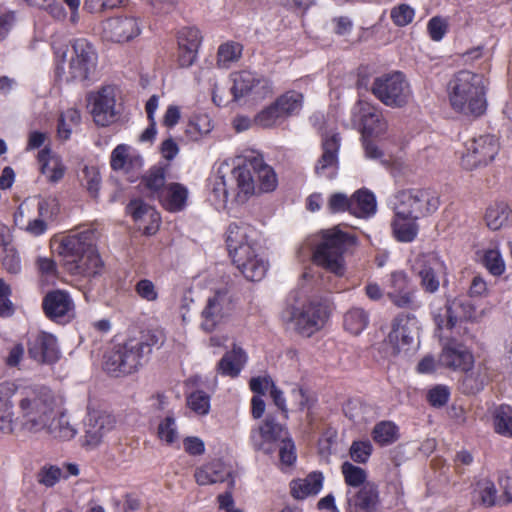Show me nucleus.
<instances>
[{
  "mask_svg": "<svg viewBox=\"0 0 512 512\" xmlns=\"http://www.w3.org/2000/svg\"><path fill=\"white\" fill-rule=\"evenodd\" d=\"M62 268L71 276L101 275L104 262L96 245V229L79 226L62 236L57 247Z\"/></svg>",
  "mask_w": 512,
  "mask_h": 512,
  "instance_id": "obj_1",
  "label": "nucleus"
},
{
  "mask_svg": "<svg viewBox=\"0 0 512 512\" xmlns=\"http://www.w3.org/2000/svg\"><path fill=\"white\" fill-rule=\"evenodd\" d=\"M163 342L164 334L158 329L141 330L137 335H129L107 352L105 370L115 377L136 373L147 362L153 348L161 346Z\"/></svg>",
  "mask_w": 512,
  "mask_h": 512,
  "instance_id": "obj_2",
  "label": "nucleus"
},
{
  "mask_svg": "<svg viewBox=\"0 0 512 512\" xmlns=\"http://www.w3.org/2000/svg\"><path fill=\"white\" fill-rule=\"evenodd\" d=\"M227 161L222 162L217 172L207 182V199L217 210L227 207L229 201L243 203L255 193L253 177L247 168H233L231 174Z\"/></svg>",
  "mask_w": 512,
  "mask_h": 512,
  "instance_id": "obj_3",
  "label": "nucleus"
},
{
  "mask_svg": "<svg viewBox=\"0 0 512 512\" xmlns=\"http://www.w3.org/2000/svg\"><path fill=\"white\" fill-rule=\"evenodd\" d=\"M488 81L482 75L461 70L450 79L447 91L451 107L466 116L479 117L487 109Z\"/></svg>",
  "mask_w": 512,
  "mask_h": 512,
  "instance_id": "obj_4",
  "label": "nucleus"
},
{
  "mask_svg": "<svg viewBox=\"0 0 512 512\" xmlns=\"http://www.w3.org/2000/svg\"><path fill=\"white\" fill-rule=\"evenodd\" d=\"M353 242V237L339 229V226L323 230L313 250V261L335 277L346 272L344 251Z\"/></svg>",
  "mask_w": 512,
  "mask_h": 512,
  "instance_id": "obj_5",
  "label": "nucleus"
},
{
  "mask_svg": "<svg viewBox=\"0 0 512 512\" xmlns=\"http://www.w3.org/2000/svg\"><path fill=\"white\" fill-rule=\"evenodd\" d=\"M233 101L246 104L260 102L273 94L272 81L256 72L242 70L231 74Z\"/></svg>",
  "mask_w": 512,
  "mask_h": 512,
  "instance_id": "obj_6",
  "label": "nucleus"
},
{
  "mask_svg": "<svg viewBox=\"0 0 512 512\" xmlns=\"http://www.w3.org/2000/svg\"><path fill=\"white\" fill-rule=\"evenodd\" d=\"M283 322L292 324L293 328L304 336H311L320 330L327 318L326 308L320 303L309 302L301 308L286 307L282 313Z\"/></svg>",
  "mask_w": 512,
  "mask_h": 512,
  "instance_id": "obj_7",
  "label": "nucleus"
},
{
  "mask_svg": "<svg viewBox=\"0 0 512 512\" xmlns=\"http://www.w3.org/2000/svg\"><path fill=\"white\" fill-rule=\"evenodd\" d=\"M71 45L67 81H89L96 70L98 54L92 43L85 38L74 39Z\"/></svg>",
  "mask_w": 512,
  "mask_h": 512,
  "instance_id": "obj_8",
  "label": "nucleus"
},
{
  "mask_svg": "<svg viewBox=\"0 0 512 512\" xmlns=\"http://www.w3.org/2000/svg\"><path fill=\"white\" fill-rule=\"evenodd\" d=\"M373 94L386 106L401 107L408 103L411 90L400 72L383 75L374 80Z\"/></svg>",
  "mask_w": 512,
  "mask_h": 512,
  "instance_id": "obj_9",
  "label": "nucleus"
},
{
  "mask_svg": "<svg viewBox=\"0 0 512 512\" xmlns=\"http://www.w3.org/2000/svg\"><path fill=\"white\" fill-rule=\"evenodd\" d=\"M499 144L493 135H481L469 139L461 152V165L467 170L487 165L497 155Z\"/></svg>",
  "mask_w": 512,
  "mask_h": 512,
  "instance_id": "obj_10",
  "label": "nucleus"
},
{
  "mask_svg": "<svg viewBox=\"0 0 512 512\" xmlns=\"http://www.w3.org/2000/svg\"><path fill=\"white\" fill-rule=\"evenodd\" d=\"M90 113L97 126L106 127L116 121L119 112L116 110V94L114 87L107 85L87 97Z\"/></svg>",
  "mask_w": 512,
  "mask_h": 512,
  "instance_id": "obj_11",
  "label": "nucleus"
},
{
  "mask_svg": "<svg viewBox=\"0 0 512 512\" xmlns=\"http://www.w3.org/2000/svg\"><path fill=\"white\" fill-rule=\"evenodd\" d=\"M288 432L284 426L277 423L275 419L268 415L262 424L251 430V443L256 450L270 454L284 442Z\"/></svg>",
  "mask_w": 512,
  "mask_h": 512,
  "instance_id": "obj_12",
  "label": "nucleus"
},
{
  "mask_svg": "<svg viewBox=\"0 0 512 512\" xmlns=\"http://www.w3.org/2000/svg\"><path fill=\"white\" fill-rule=\"evenodd\" d=\"M27 352L30 359L39 364H55L61 356L57 338L48 332L38 331L27 339Z\"/></svg>",
  "mask_w": 512,
  "mask_h": 512,
  "instance_id": "obj_13",
  "label": "nucleus"
},
{
  "mask_svg": "<svg viewBox=\"0 0 512 512\" xmlns=\"http://www.w3.org/2000/svg\"><path fill=\"white\" fill-rule=\"evenodd\" d=\"M419 325L414 315L400 314L392 323L387 340L393 346L394 353L407 351L418 337Z\"/></svg>",
  "mask_w": 512,
  "mask_h": 512,
  "instance_id": "obj_14",
  "label": "nucleus"
},
{
  "mask_svg": "<svg viewBox=\"0 0 512 512\" xmlns=\"http://www.w3.org/2000/svg\"><path fill=\"white\" fill-rule=\"evenodd\" d=\"M237 168H247L253 177L255 190L260 192H272L278 185V179L275 171L264 162L263 156L256 152H251L244 157L243 163H239Z\"/></svg>",
  "mask_w": 512,
  "mask_h": 512,
  "instance_id": "obj_15",
  "label": "nucleus"
},
{
  "mask_svg": "<svg viewBox=\"0 0 512 512\" xmlns=\"http://www.w3.org/2000/svg\"><path fill=\"white\" fill-rule=\"evenodd\" d=\"M44 315L55 323H63L73 314L75 304L67 290L52 289L42 298Z\"/></svg>",
  "mask_w": 512,
  "mask_h": 512,
  "instance_id": "obj_16",
  "label": "nucleus"
},
{
  "mask_svg": "<svg viewBox=\"0 0 512 512\" xmlns=\"http://www.w3.org/2000/svg\"><path fill=\"white\" fill-rule=\"evenodd\" d=\"M353 121L362 130V136L382 135L387 129V123L376 107L368 102L359 101L352 110Z\"/></svg>",
  "mask_w": 512,
  "mask_h": 512,
  "instance_id": "obj_17",
  "label": "nucleus"
},
{
  "mask_svg": "<svg viewBox=\"0 0 512 512\" xmlns=\"http://www.w3.org/2000/svg\"><path fill=\"white\" fill-rule=\"evenodd\" d=\"M340 149V137L337 133L325 135L322 139V155L315 165V173L327 179L337 175L339 168L338 152Z\"/></svg>",
  "mask_w": 512,
  "mask_h": 512,
  "instance_id": "obj_18",
  "label": "nucleus"
},
{
  "mask_svg": "<svg viewBox=\"0 0 512 512\" xmlns=\"http://www.w3.org/2000/svg\"><path fill=\"white\" fill-rule=\"evenodd\" d=\"M260 245L255 246L247 252H240L233 263L249 281H260L268 270V261L261 253Z\"/></svg>",
  "mask_w": 512,
  "mask_h": 512,
  "instance_id": "obj_19",
  "label": "nucleus"
},
{
  "mask_svg": "<svg viewBox=\"0 0 512 512\" xmlns=\"http://www.w3.org/2000/svg\"><path fill=\"white\" fill-rule=\"evenodd\" d=\"M103 37L112 42H126L140 34L138 20L132 16H118L103 22Z\"/></svg>",
  "mask_w": 512,
  "mask_h": 512,
  "instance_id": "obj_20",
  "label": "nucleus"
},
{
  "mask_svg": "<svg viewBox=\"0 0 512 512\" xmlns=\"http://www.w3.org/2000/svg\"><path fill=\"white\" fill-rule=\"evenodd\" d=\"M255 230L246 223H231L226 230V245L230 257L237 258L240 252H247L259 245L255 239Z\"/></svg>",
  "mask_w": 512,
  "mask_h": 512,
  "instance_id": "obj_21",
  "label": "nucleus"
},
{
  "mask_svg": "<svg viewBox=\"0 0 512 512\" xmlns=\"http://www.w3.org/2000/svg\"><path fill=\"white\" fill-rule=\"evenodd\" d=\"M438 363L445 368L468 372L473 367L474 357L462 344L449 340L443 344Z\"/></svg>",
  "mask_w": 512,
  "mask_h": 512,
  "instance_id": "obj_22",
  "label": "nucleus"
},
{
  "mask_svg": "<svg viewBox=\"0 0 512 512\" xmlns=\"http://www.w3.org/2000/svg\"><path fill=\"white\" fill-rule=\"evenodd\" d=\"M475 308L465 298H455L448 301L445 314L435 316V322L439 329H453L458 323L473 319Z\"/></svg>",
  "mask_w": 512,
  "mask_h": 512,
  "instance_id": "obj_23",
  "label": "nucleus"
},
{
  "mask_svg": "<svg viewBox=\"0 0 512 512\" xmlns=\"http://www.w3.org/2000/svg\"><path fill=\"white\" fill-rule=\"evenodd\" d=\"M347 502L355 512H378L380 497L378 486L374 482H366L358 489H348Z\"/></svg>",
  "mask_w": 512,
  "mask_h": 512,
  "instance_id": "obj_24",
  "label": "nucleus"
},
{
  "mask_svg": "<svg viewBox=\"0 0 512 512\" xmlns=\"http://www.w3.org/2000/svg\"><path fill=\"white\" fill-rule=\"evenodd\" d=\"M127 211L144 234L153 235L158 231L161 217L155 208L140 199H134L127 205Z\"/></svg>",
  "mask_w": 512,
  "mask_h": 512,
  "instance_id": "obj_25",
  "label": "nucleus"
},
{
  "mask_svg": "<svg viewBox=\"0 0 512 512\" xmlns=\"http://www.w3.org/2000/svg\"><path fill=\"white\" fill-rule=\"evenodd\" d=\"M443 268V263L434 255L418 257L413 269L421 278L423 289L429 293L438 290L440 282L437 273Z\"/></svg>",
  "mask_w": 512,
  "mask_h": 512,
  "instance_id": "obj_26",
  "label": "nucleus"
},
{
  "mask_svg": "<svg viewBox=\"0 0 512 512\" xmlns=\"http://www.w3.org/2000/svg\"><path fill=\"white\" fill-rule=\"evenodd\" d=\"M19 407L22 412L21 428L23 430L37 432L44 426V405L39 398H23L19 402Z\"/></svg>",
  "mask_w": 512,
  "mask_h": 512,
  "instance_id": "obj_27",
  "label": "nucleus"
},
{
  "mask_svg": "<svg viewBox=\"0 0 512 512\" xmlns=\"http://www.w3.org/2000/svg\"><path fill=\"white\" fill-rule=\"evenodd\" d=\"M227 306V297L223 292H216L213 297L208 298L207 305L202 311L201 328L207 332L214 330L226 317Z\"/></svg>",
  "mask_w": 512,
  "mask_h": 512,
  "instance_id": "obj_28",
  "label": "nucleus"
},
{
  "mask_svg": "<svg viewBox=\"0 0 512 512\" xmlns=\"http://www.w3.org/2000/svg\"><path fill=\"white\" fill-rule=\"evenodd\" d=\"M156 198L165 210L179 212L186 206L188 189L179 183H169Z\"/></svg>",
  "mask_w": 512,
  "mask_h": 512,
  "instance_id": "obj_29",
  "label": "nucleus"
},
{
  "mask_svg": "<svg viewBox=\"0 0 512 512\" xmlns=\"http://www.w3.org/2000/svg\"><path fill=\"white\" fill-rule=\"evenodd\" d=\"M324 476L321 472L314 471L305 478L295 479L290 482V493L293 498L303 500L309 496L318 494L323 488Z\"/></svg>",
  "mask_w": 512,
  "mask_h": 512,
  "instance_id": "obj_30",
  "label": "nucleus"
},
{
  "mask_svg": "<svg viewBox=\"0 0 512 512\" xmlns=\"http://www.w3.org/2000/svg\"><path fill=\"white\" fill-rule=\"evenodd\" d=\"M247 360L246 352L234 343L231 351L226 352L218 362V372L223 376L236 378L246 365Z\"/></svg>",
  "mask_w": 512,
  "mask_h": 512,
  "instance_id": "obj_31",
  "label": "nucleus"
},
{
  "mask_svg": "<svg viewBox=\"0 0 512 512\" xmlns=\"http://www.w3.org/2000/svg\"><path fill=\"white\" fill-rule=\"evenodd\" d=\"M85 425L87 427V442L96 444L100 441L105 432L113 427L114 419L111 415L104 412L89 411Z\"/></svg>",
  "mask_w": 512,
  "mask_h": 512,
  "instance_id": "obj_32",
  "label": "nucleus"
},
{
  "mask_svg": "<svg viewBox=\"0 0 512 512\" xmlns=\"http://www.w3.org/2000/svg\"><path fill=\"white\" fill-rule=\"evenodd\" d=\"M37 160L41 173L50 183H58L65 175L66 167L62 160L51 154V149L45 147L38 152Z\"/></svg>",
  "mask_w": 512,
  "mask_h": 512,
  "instance_id": "obj_33",
  "label": "nucleus"
},
{
  "mask_svg": "<svg viewBox=\"0 0 512 512\" xmlns=\"http://www.w3.org/2000/svg\"><path fill=\"white\" fill-rule=\"evenodd\" d=\"M131 147L127 144L117 145L111 152L110 166L114 171L125 170L129 172L142 166V157L138 154L130 153Z\"/></svg>",
  "mask_w": 512,
  "mask_h": 512,
  "instance_id": "obj_34",
  "label": "nucleus"
},
{
  "mask_svg": "<svg viewBox=\"0 0 512 512\" xmlns=\"http://www.w3.org/2000/svg\"><path fill=\"white\" fill-rule=\"evenodd\" d=\"M230 476L231 469L219 460L203 465L194 474L196 482L200 485L223 482Z\"/></svg>",
  "mask_w": 512,
  "mask_h": 512,
  "instance_id": "obj_35",
  "label": "nucleus"
},
{
  "mask_svg": "<svg viewBox=\"0 0 512 512\" xmlns=\"http://www.w3.org/2000/svg\"><path fill=\"white\" fill-rule=\"evenodd\" d=\"M376 212V199L373 193L368 190H359L353 194L350 203V214L366 218Z\"/></svg>",
  "mask_w": 512,
  "mask_h": 512,
  "instance_id": "obj_36",
  "label": "nucleus"
},
{
  "mask_svg": "<svg viewBox=\"0 0 512 512\" xmlns=\"http://www.w3.org/2000/svg\"><path fill=\"white\" fill-rule=\"evenodd\" d=\"M415 197V212L419 218L434 213L440 205L438 194L430 189H413Z\"/></svg>",
  "mask_w": 512,
  "mask_h": 512,
  "instance_id": "obj_37",
  "label": "nucleus"
},
{
  "mask_svg": "<svg viewBox=\"0 0 512 512\" xmlns=\"http://www.w3.org/2000/svg\"><path fill=\"white\" fill-rule=\"evenodd\" d=\"M304 96L302 93L290 90L275 99V104L286 119L297 116L303 107Z\"/></svg>",
  "mask_w": 512,
  "mask_h": 512,
  "instance_id": "obj_38",
  "label": "nucleus"
},
{
  "mask_svg": "<svg viewBox=\"0 0 512 512\" xmlns=\"http://www.w3.org/2000/svg\"><path fill=\"white\" fill-rule=\"evenodd\" d=\"M418 218L397 216L394 214L392 230L396 239L400 242H411L418 233Z\"/></svg>",
  "mask_w": 512,
  "mask_h": 512,
  "instance_id": "obj_39",
  "label": "nucleus"
},
{
  "mask_svg": "<svg viewBox=\"0 0 512 512\" xmlns=\"http://www.w3.org/2000/svg\"><path fill=\"white\" fill-rule=\"evenodd\" d=\"M493 426L496 433L504 437H512V407L508 404L494 406L491 411Z\"/></svg>",
  "mask_w": 512,
  "mask_h": 512,
  "instance_id": "obj_40",
  "label": "nucleus"
},
{
  "mask_svg": "<svg viewBox=\"0 0 512 512\" xmlns=\"http://www.w3.org/2000/svg\"><path fill=\"white\" fill-rule=\"evenodd\" d=\"M390 204L395 215L418 218L414 208L416 203L413 189L397 192Z\"/></svg>",
  "mask_w": 512,
  "mask_h": 512,
  "instance_id": "obj_41",
  "label": "nucleus"
},
{
  "mask_svg": "<svg viewBox=\"0 0 512 512\" xmlns=\"http://www.w3.org/2000/svg\"><path fill=\"white\" fill-rule=\"evenodd\" d=\"M47 432L55 439L68 441L76 436L77 429L70 423L66 413H60L50 421Z\"/></svg>",
  "mask_w": 512,
  "mask_h": 512,
  "instance_id": "obj_42",
  "label": "nucleus"
},
{
  "mask_svg": "<svg viewBox=\"0 0 512 512\" xmlns=\"http://www.w3.org/2000/svg\"><path fill=\"white\" fill-rule=\"evenodd\" d=\"M369 324V313L360 307H353L348 310L343 318V325L346 331L352 335H359Z\"/></svg>",
  "mask_w": 512,
  "mask_h": 512,
  "instance_id": "obj_43",
  "label": "nucleus"
},
{
  "mask_svg": "<svg viewBox=\"0 0 512 512\" xmlns=\"http://www.w3.org/2000/svg\"><path fill=\"white\" fill-rule=\"evenodd\" d=\"M177 62L180 67L192 65V29L184 27L177 34Z\"/></svg>",
  "mask_w": 512,
  "mask_h": 512,
  "instance_id": "obj_44",
  "label": "nucleus"
},
{
  "mask_svg": "<svg viewBox=\"0 0 512 512\" xmlns=\"http://www.w3.org/2000/svg\"><path fill=\"white\" fill-rule=\"evenodd\" d=\"M474 499L484 507H492L500 502L495 484L487 478L481 479L476 483Z\"/></svg>",
  "mask_w": 512,
  "mask_h": 512,
  "instance_id": "obj_45",
  "label": "nucleus"
},
{
  "mask_svg": "<svg viewBox=\"0 0 512 512\" xmlns=\"http://www.w3.org/2000/svg\"><path fill=\"white\" fill-rule=\"evenodd\" d=\"M286 120L280 109L272 102L254 116V124L261 128H274Z\"/></svg>",
  "mask_w": 512,
  "mask_h": 512,
  "instance_id": "obj_46",
  "label": "nucleus"
},
{
  "mask_svg": "<svg viewBox=\"0 0 512 512\" xmlns=\"http://www.w3.org/2000/svg\"><path fill=\"white\" fill-rule=\"evenodd\" d=\"M81 122L80 111L76 108H68L63 111L57 123V136L62 140H68L74 127Z\"/></svg>",
  "mask_w": 512,
  "mask_h": 512,
  "instance_id": "obj_47",
  "label": "nucleus"
},
{
  "mask_svg": "<svg viewBox=\"0 0 512 512\" xmlns=\"http://www.w3.org/2000/svg\"><path fill=\"white\" fill-rule=\"evenodd\" d=\"M511 210L505 203L491 205L485 214L487 226L491 230H498L509 223Z\"/></svg>",
  "mask_w": 512,
  "mask_h": 512,
  "instance_id": "obj_48",
  "label": "nucleus"
},
{
  "mask_svg": "<svg viewBox=\"0 0 512 512\" xmlns=\"http://www.w3.org/2000/svg\"><path fill=\"white\" fill-rule=\"evenodd\" d=\"M372 438L380 446L390 445L398 439V427L391 421H381L374 426Z\"/></svg>",
  "mask_w": 512,
  "mask_h": 512,
  "instance_id": "obj_49",
  "label": "nucleus"
},
{
  "mask_svg": "<svg viewBox=\"0 0 512 512\" xmlns=\"http://www.w3.org/2000/svg\"><path fill=\"white\" fill-rule=\"evenodd\" d=\"M242 50V45L237 42L231 41L221 44L217 53L218 65L222 68H229L241 58Z\"/></svg>",
  "mask_w": 512,
  "mask_h": 512,
  "instance_id": "obj_50",
  "label": "nucleus"
},
{
  "mask_svg": "<svg viewBox=\"0 0 512 512\" xmlns=\"http://www.w3.org/2000/svg\"><path fill=\"white\" fill-rule=\"evenodd\" d=\"M387 296L398 308L417 309L420 306L410 285L404 289L388 290Z\"/></svg>",
  "mask_w": 512,
  "mask_h": 512,
  "instance_id": "obj_51",
  "label": "nucleus"
},
{
  "mask_svg": "<svg viewBox=\"0 0 512 512\" xmlns=\"http://www.w3.org/2000/svg\"><path fill=\"white\" fill-rule=\"evenodd\" d=\"M213 392L214 384L207 391L201 390L199 379L194 376V414L204 416L209 413Z\"/></svg>",
  "mask_w": 512,
  "mask_h": 512,
  "instance_id": "obj_52",
  "label": "nucleus"
},
{
  "mask_svg": "<svg viewBox=\"0 0 512 512\" xmlns=\"http://www.w3.org/2000/svg\"><path fill=\"white\" fill-rule=\"evenodd\" d=\"M341 470L349 489H358L367 482L366 471L361 467L355 466L350 462H344Z\"/></svg>",
  "mask_w": 512,
  "mask_h": 512,
  "instance_id": "obj_53",
  "label": "nucleus"
},
{
  "mask_svg": "<svg viewBox=\"0 0 512 512\" xmlns=\"http://www.w3.org/2000/svg\"><path fill=\"white\" fill-rule=\"evenodd\" d=\"M61 478H67L62 469L56 465H44L37 473V481L45 487H53Z\"/></svg>",
  "mask_w": 512,
  "mask_h": 512,
  "instance_id": "obj_54",
  "label": "nucleus"
},
{
  "mask_svg": "<svg viewBox=\"0 0 512 512\" xmlns=\"http://www.w3.org/2000/svg\"><path fill=\"white\" fill-rule=\"evenodd\" d=\"M37 208L38 215L49 222L57 217L60 211V204L54 196L42 197L38 201Z\"/></svg>",
  "mask_w": 512,
  "mask_h": 512,
  "instance_id": "obj_55",
  "label": "nucleus"
},
{
  "mask_svg": "<svg viewBox=\"0 0 512 512\" xmlns=\"http://www.w3.org/2000/svg\"><path fill=\"white\" fill-rule=\"evenodd\" d=\"M83 185L92 198H98L101 186V175L95 167L86 166L83 169Z\"/></svg>",
  "mask_w": 512,
  "mask_h": 512,
  "instance_id": "obj_56",
  "label": "nucleus"
},
{
  "mask_svg": "<svg viewBox=\"0 0 512 512\" xmlns=\"http://www.w3.org/2000/svg\"><path fill=\"white\" fill-rule=\"evenodd\" d=\"M157 435L161 441L172 444L178 437L175 419L172 415H167L160 421L157 428Z\"/></svg>",
  "mask_w": 512,
  "mask_h": 512,
  "instance_id": "obj_57",
  "label": "nucleus"
},
{
  "mask_svg": "<svg viewBox=\"0 0 512 512\" xmlns=\"http://www.w3.org/2000/svg\"><path fill=\"white\" fill-rule=\"evenodd\" d=\"M145 186L157 197L159 192L166 187L165 170L162 167L150 169L144 178Z\"/></svg>",
  "mask_w": 512,
  "mask_h": 512,
  "instance_id": "obj_58",
  "label": "nucleus"
},
{
  "mask_svg": "<svg viewBox=\"0 0 512 512\" xmlns=\"http://www.w3.org/2000/svg\"><path fill=\"white\" fill-rule=\"evenodd\" d=\"M390 17L396 26L405 27L413 21L415 10L408 4H399L391 9Z\"/></svg>",
  "mask_w": 512,
  "mask_h": 512,
  "instance_id": "obj_59",
  "label": "nucleus"
},
{
  "mask_svg": "<svg viewBox=\"0 0 512 512\" xmlns=\"http://www.w3.org/2000/svg\"><path fill=\"white\" fill-rule=\"evenodd\" d=\"M483 264L495 276L501 275L505 270L504 261L500 252L496 249H489L485 252Z\"/></svg>",
  "mask_w": 512,
  "mask_h": 512,
  "instance_id": "obj_60",
  "label": "nucleus"
},
{
  "mask_svg": "<svg viewBox=\"0 0 512 512\" xmlns=\"http://www.w3.org/2000/svg\"><path fill=\"white\" fill-rule=\"evenodd\" d=\"M38 271L41 276L42 282H49L52 280L54 283L58 277V268L54 259L48 257H39L36 261Z\"/></svg>",
  "mask_w": 512,
  "mask_h": 512,
  "instance_id": "obj_61",
  "label": "nucleus"
},
{
  "mask_svg": "<svg viewBox=\"0 0 512 512\" xmlns=\"http://www.w3.org/2000/svg\"><path fill=\"white\" fill-rule=\"evenodd\" d=\"M427 31L433 41H441L448 31V22L440 16L432 17L427 23Z\"/></svg>",
  "mask_w": 512,
  "mask_h": 512,
  "instance_id": "obj_62",
  "label": "nucleus"
},
{
  "mask_svg": "<svg viewBox=\"0 0 512 512\" xmlns=\"http://www.w3.org/2000/svg\"><path fill=\"white\" fill-rule=\"evenodd\" d=\"M135 292L142 299L147 302H154L158 299L159 294L155 284L149 279H140L135 284Z\"/></svg>",
  "mask_w": 512,
  "mask_h": 512,
  "instance_id": "obj_63",
  "label": "nucleus"
},
{
  "mask_svg": "<svg viewBox=\"0 0 512 512\" xmlns=\"http://www.w3.org/2000/svg\"><path fill=\"white\" fill-rule=\"evenodd\" d=\"M349 453L353 461L365 463L372 453V444L369 440L354 441L350 447Z\"/></svg>",
  "mask_w": 512,
  "mask_h": 512,
  "instance_id": "obj_64",
  "label": "nucleus"
}]
</instances>
